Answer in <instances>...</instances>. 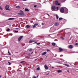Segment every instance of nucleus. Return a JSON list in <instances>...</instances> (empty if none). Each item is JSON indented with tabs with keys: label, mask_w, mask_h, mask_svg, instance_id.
Listing matches in <instances>:
<instances>
[{
	"label": "nucleus",
	"mask_w": 78,
	"mask_h": 78,
	"mask_svg": "<svg viewBox=\"0 0 78 78\" xmlns=\"http://www.w3.org/2000/svg\"><path fill=\"white\" fill-rule=\"evenodd\" d=\"M55 9H56V7L54 5L52 6L51 7L52 11H55Z\"/></svg>",
	"instance_id": "obj_1"
},
{
	"label": "nucleus",
	"mask_w": 78,
	"mask_h": 78,
	"mask_svg": "<svg viewBox=\"0 0 78 78\" xmlns=\"http://www.w3.org/2000/svg\"><path fill=\"white\" fill-rule=\"evenodd\" d=\"M20 13H18V14L20 15V16H23V15H24V13H23V11L20 10Z\"/></svg>",
	"instance_id": "obj_2"
},
{
	"label": "nucleus",
	"mask_w": 78,
	"mask_h": 78,
	"mask_svg": "<svg viewBox=\"0 0 78 78\" xmlns=\"http://www.w3.org/2000/svg\"><path fill=\"white\" fill-rule=\"evenodd\" d=\"M9 5H7L5 6V8L6 10L8 11H10V9H9Z\"/></svg>",
	"instance_id": "obj_3"
},
{
	"label": "nucleus",
	"mask_w": 78,
	"mask_h": 78,
	"mask_svg": "<svg viewBox=\"0 0 78 78\" xmlns=\"http://www.w3.org/2000/svg\"><path fill=\"white\" fill-rule=\"evenodd\" d=\"M23 36H21L19 37L18 40L19 41V42H20V40H21L22 39V38H23Z\"/></svg>",
	"instance_id": "obj_4"
},
{
	"label": "nucleus",
	"mask_w": 78,
	"mask_h": 78,
	"mask_svg": "<svg viewBox=\"0 0 78 78\" xmlns=\"http://www.w3.org/2000/svg\"><path fill=\"white\" fill-rule=\"evenodd\" d=\"M60 11L61 12H64V8H61V9Z\"/></svg>",
	"instance_id": "obj_5"
},
{
	"label": "nucleus",
	"mask_w": 78,
	"mask_h": 78,
	"mask_svg": "<svg viewBox=\"0 0 78 78\" xmlns=\"http://www.w3.org/2000/svg\"><path fill=\"white\" fill-rule=\"evenodd\" d=\"M55 5H60V4L59 3H58V1H55Z\"/></svg>",
	"instance_id": "obj_6"
},
{
	"label": "nucleus",
	"mask_w": 78,
	"mask_h": 78,
	"mask_svg": "<svg viewBox=\"0 0 78 78\" xmlns=\"http://www.w3.org/2000/svg\"><path fill=\"white\" fill-rule=\"evenodd\" d=\"M59 52H61V51H63V49L61 48H60L59 49Z\"/></svg>",
	"instance_id": "obj_7"
},
{
	"label": "nucleus",
	"mask_w": 78,
	"mask_h": 78,
	"mask_svg": "<svg viewBox=\"0 0 78 78\" xmlns=\"http://www.w3.org/2000/svg\"><path fill=\"white\" fill-rule=\"evenodd\" d=\"M35 41H36L30 40L29 41V43H32V42H34Z\"/></svg>",
	"instance_id": "obj_8"
},
{
	"label": "nucleus",
	"mask_w": 78,
	"mask_h": 78,
	"mask_svg": "<svg viewBox=\"0 0 78 78\" xmlns=\"http://www.w3.org/2000/svg\"><path fill=\"white\" fill-rule=\"evenodd\" d=\"M69 48H73V46L72 45H70L69 46Z\"/></svg>",
	"instance_id": "obj_9"
},
{
	"label": "nucleus",
	"mask_w": 78,
	"mask_h": 78,
	"mask_svg": "<svg viewBox=\"0 0 78 78\" xmlns=\"http://www.w3.org/2000/svg\"><path fill=\"white\" fill-rule=\"evenodd\" d=\"M47 54V52L45 51L43 52V53L41 55L42 56L43 55H46Z\"/></svg>",
	"instance_id": "obj_10"
},
{
	"label": "nucleus",
	"mask_w": 78,
	"mask_h": 78,
	"mask_svg": "<svg viewBox=\"0 0 78 78\" xmlns=\"http://www.w3.org/2000/svg\"><path fill=\"white\" fill-rule=\"evenodd\" d=\"M58 25H59V23H57V22L55 23V26H58Z\"/></svg>",
	"instance_id": "obj_11"
},
{
	"label": "nucleus",
	"mask_w": 78,
	"mask_h": 78,
	"mask_svg": "<svg viewBox=\"0 0 78 78\" xmlns=\"http://www.w3.org/2000/svg\"><path fill=\"white\" fill-rule=\"evenodd\" d=\"M44 67L45 69H46V70H47V69H48V66H47L46 65L44 66Z\"/></svg>",
	"instance_id": "obj_12"
},
{
	"label": "nucleus",
	"mask_w": 78,
	"mask_h": 78,
	"mask_svg": "<svg viewBox=\"0 0 78 78\" xmlns=\"http://www.w3.org/2000/svg\"><path fill=\"white\" fill-rule=\"evenodd\" d=\"M14 18H10L8 19V20H14Z\"/></svg>",
	"instance_id": "obj_13"
},
{
	"label": "nucleus",
	"mask_w": 78,
	"mask_h": 78,
	"mask_svg": "<svg viewBox=\"0 0 78 78\" xmlns=\"http://www.w3.org/2000/svg\"><path fill=\"white\" fill-rule=\"evenodd\" d=\"M56 16L57 19H59V16H58V15L56 14Z\"/></svg>",
	"instance_id": "obj_14"
},
{
	"label": "nucleus",
	"mask_w": 78,
	"mask_h": 78,
	"mask_svg": "<svg viewBox=\"0 0 78 78\" xmlns=\"http://www.w3.org/2000/svg\"><path fill=\"white\" fill-rule=\"evenodd\" d=\"M63 66H66V67H69V65L66 64H64Z\"/></svg>",
	"instance_id": "obj_15"
},
{
	"label": "nucleus",
	"mask_w": 78,
	"mask_h": 78,
	"mask_svg": "<svg viewBox=\"0 0 78 78\" xmlns=\"http://www.w3.org/2000/svg\"><path fill=\"white\" fill-rule=\"evenodd\" d=\"M57 72H58V73H60L62 72V71L61 70H58L57 71Z\"/></svg>",
	"instance_id": "obj_16"
},
{
	"label": "nucleus",
	"mask_w": 78,
	"mask_h": 78,
	"mask_svg": "<svg viewBox=\"0 0 78 78\" xmlns=\"http://www.w3.org/2000/svg\"><path fill=\"white\" fill-rule=\"evenodd\" d=\"M26 27L27 28H29L30 27V26L29 25H27L26 26Z\"/></svg>",
	"instance_id": "obj_17"
},
{
	"label": "nucleus",
	"mask_w": 78,
	"mask_h": 78,
	"mask_svg": "<svg viewBox=\"0 0 78 78\" xmlns=\"http://www.w3.org/2000/svg\"><path fill=\"white\" fill-rule=\"evenodd\" d=\"M52 45H53V46H55V45H56V43H52Z\"/></svg>",
	"instance_id": "obj_18"
},
{
	"label": "nucleus",
	"mask_w": 78,
	"mask_h": 78,
	"mask_svg": "<svg viewBox=\"0 0 78 78\" xmlns=\"http://www.w3.org/2000/svg\"><path fill=\"white\" fill-rule=\"evenodd\" d=\"M25 11H29V10H28V9H25Z\"/></svg>",
	"instance_id": "obj_19"
},
{
	"label": "nucleus",
	"mask_w": 78,
	"mask_h": 78,
	"mask_svg": "<svg viewBox=\"0 0 78 78\" xmlns=\"http://www.w3.org/2000/svg\"><path fill=\"white\" fill-rule=\"evenodd\" d=\"M16 8H20V7L19 6H16Z\"/></svg>",
	"instance_id": "obj_20"
},
{
	"label": "nucleus",
	"mask_w": 78,
	"mask_h": 78,
	"mask_svg": "<svg viewBox=\"0 0 78 78\" xmlns=\"http://www.w3.org/2000/svg\"><path fill=\"white\" fill-rule=\"evenodd\" d=\"M60 38H61V39H62L63 40H64V37H61Z\"/></svg>",
	"instance_id": "obj_21"
},
{
	"label": "nucleus",
	"mask_w": 78,
	"mask_h": 78,
	"mask_svg": "<svg viewBox=\"0 0 78 78\" xmlns=\"http://www.w3.org/2000/svg\"><path fill=\"white\" fill-rule=\"evenodd\" d=\"M10 30V29L9 28H8L7 29L6 31H9Z\"/></svg>",
	"instance_id": "obj_22"
},
{
	"label": "nucleus",
	"mask_w": 78,
	"mask_h": 78,
	"mask_svg": "<svg viewBox=\"0 0 78 78\" xmlns=\"http://www.w3.org/2000/svg\"><path fill=\"white\" fill-rule=\"evenodd\" d=\"M62 19V18H59V20H61Z\"/></svg>",
	"instance_id": "obj_23"
},
{
	"label": "nucleus",
	"mask_w": 78,
	"mask_h": 78,
	"mask_svg": "<svg viewBox=\"0 0 78 78\" xmlns=\"http://www.w3.org/2000/svg\"><path fill=\"white\" fill-rule=\"evenodd\" d=\"M28 55L29 56H31V54L30 53L28 54Z\"/></svg>",
	"instance_id": "obj_24"
},
{
	"label": "nucleus",
	"mask_w": 78,
	"mask_h": 78,
	"mask_svg": "<svg viewBox=\"0 0 78 78\" xmlns=\"http://www.w3.org/2000/svg\"><path fill=\"white\" fill-rule=\"evenodd\" d=\"M40 69V68H39V67H38L37 68V70H39Z\"/></svg>",
	"instance_id": "obj_25"
},
{
	"label": "nucleus",
	"mask_w": 78,
	"mask_h": 78,
	"mask_svg": "<svg viewBox=\"0 0 78 78\" xmlns=\"http://www.w3.org/2000/svg\"><path fill=\"white\" fill-rule=\"evenodd\" d=\"M32 49L31 48L29 49V51H32Z\"/></svg>",
	"instance_id": "obj_26"
},
{
	"label": "nucleus",
	"mask_w": 78,
	"mask_h": 78,
	"mask_svg": "<svg viewBox=\"0 0 78 78\" xmlns=\"http://www.w3.org/2000/svg\"><path fill=\"white\" fill-rule=\"evenodd\" d=\"M33 28H35V27H36V25L35 24L34 25H33Z\"/></svg>",
	"instance_id": "obj_27"
},
{
	"label": "nucleus",
	"mask_w": 78,
	"mask_h": 78,
	"mask_svg": "<svg viewBox=\"0 0 78 78\" xmlns=\"http://www.w3.org/2000/svg\"><path fill=\"white\" fill-rule=\"evenodd\" d=\"M14 31L15 33H18L19 32V31L16 30H15Z\"/></svg>",
	"instance_id": "obj_28"
},
{
	"label": "nucleus",
	"mask_w": 78,
	"mask_h": 78,
	"mask_svg": "<svg viewBox=\"0 0 78 78\" xmlns=\"http://www.w3.org/2000/svg\"><path fill=\"white\" fill-rule=\"evenodd\" d=\"M37 6V5H34V8H36Z\"/></svg>",
	"instance_id": "obj_29"
},
{
	"label": "nucleus",
	"mask_w": 78,
	"mask_h": 78,
	"mask_svg": "<svg viewBox=\"0 0 78 78\" xmlns=\"http://www.w3.org/2000/svg\"><path fill=\"white\" fill-rule=\"evenodd\" d=\"M0 9H1V10H3V9H2V7H1V6H0Z\"/></svg>",
	"instance_id": "obj_30"
},
{
	"label": "nucleus",
	"mask_w": 78,
	"mask_h": 78,
	"mask_svg": "<svg viewBox=\"0 0 78 78\" xmlns=\"http://www.w3.org/2000/svg\"><path fill=\"white\" fill-rule=\"evenodd\" d=\"M40 44H41V43H37V45H40Z\"/></svg>",
	"instance_id": "obj_31"
},
{
	"label": "nucleus",
	"mask_w": 78,
	"mask_h": 78,
	"mask_svg": "<svg viewBox=\"0 0 78 78\" xmlns=\"http://www.w3.org/2000/svg\"><path fill=\"white\" fill-rule=\"evenodd\" d=\"M8 53H9V55H11V53L9 52V51H8Z\"/></svg>",
	"instance_id": "obj_32"
},
{
	"label": "nucleus",
	"mask_w": 78,
	"mask_h": 78,
	"mask_svg": "<svg viewBox=\"0 0 78 78\" xmlns=\"http://www.w3.org/2000/svg\"><path fill=\"white\" fill-rule=\"evenodd\" d=\"M9 64V65H11V63L9 62H8Z\"/></svg>",
	"instance_id": "obj_33"
},
{
	"label": "nucleus",
	"mask_w": 78,
	"mask_h": 78,
	"mask_svg": "<svg viewBox=\"0 0 78 78\" xmlns=\"http://www.w3.org/2000/svg\"><path fill=\"white\" fill-rule=\"evenodd\" d=\"M23 62H24V61H22V62H21L20 63V64H21L22 63H23Z\"/></svg>",
	"instance_id": "obj_34"
},
{
	"label": "nucleus",
	"mask_w": 78,
	"mask_h": 78,
	"mask_svg": "<svg viewBox=\"0 0 78 78\" xmlns=\"http://www.w3.org/2000/svg\"><path fill=\"white\" fill-rule=\"evenodd\" d=\"M35 26L36 25V26H37V25H38V24L36 23V24H35Z\"/></svg>",
	"instance_id": "obj_35"
},
{
	"label": "nucleus",
	"mask_w": 78,
	"mask_h": 78,
	"mask_svg": "<svg viewBox=\"0 0 78 78\" xmlns=\"http://www.w3.org/2000/svg\"><path fill=\"white\" fill-rule=\"evenodd\" d=\"M67 72L68 73H70V71H69V70H67Z\"/></svg>",
	"instance_id": "obj_36"
},
{
	"label": "nucleus",
	"mask_w": 78,
	"mask_h": 78,
	"mask_svg": "<svg viewBox=\"0 0 78 78\" xmlns=\"http://www.w3.org/2000/svg\"><path fill=\"white\" fill-rule=\"evenodd\" d=\"M78 44V43H76L75 44V45H77Z\"/></svg>",
	"instance_id": "obj_37"
},
{
	"label": "nucleus",
	"mask_w": 78,
	"mask_h": 78,
	"mask_svg": "<svg viewBox=\"0 0 78 78\" xmlns=\"http://www.w3.org/2000/svg\"><path fill=\"white\" fill-rule=\"evenodd\" d=\"M46 75H49V73H46Z\"/></svg>",
	"instance_id": "obj_38"
},
{
	"label": "nucleus",
	"mask_w": 78,
	"mask_h": 78,
	"mask_svg": "<svg viewBox=\"0 0 78 78\" xmlns=\"http://www.w3.org/2000/svg\"><path fill=\"white\" fill-rule=\"evenodd\" d=\"M33 78H36V77L34 76L33 77Z\"/></svg>",
	"instance_id": "obj_39"
},
{
	"label": "nucleus",
	"mask_w": 78,
	"mask_h": 78,
	"mask_svg": "<svg viewBox=\"0 0 78 78\" xmlns=\"http://www.w3.org/2000/svg\"><path fill=\"white\" fill-rule=\"evenodd\" d=\"M52 69H54V67L53 66L52 67Z\"/></svg>",
	"instance_id": "obj_40"
},
{
	"label": "nucleus",
	"mask_w": 78,
	"mask_h": 78,
	"mask_svg": "<svg viewBox=\"0 0 78 78\" xmlns=\"http://www.w3.org/2000/svg\"><path fill=\"white\" fill-rule=\"evenodd\" d=\"M57 9H58V8H59V7H57V8H56Z\"/></svg>",
	"instance_id": "obj_41"
},
{
	"label": "nucleus",
	"mask_w": 78,
	"mask_h": 78,
	"mask_svg": "<svg viewBox=\"0 0 78 78\" xmlns=\"http://www.w3.org/2000/svg\"><path fill=\"white\" fill-rule=\"evenodd\" d=\"M38 76H39V75H38V76H37V77H38Z\"/></svg>",
	"instance_id": "obj_42"
},
{
	"label": "nucleus",
	"mask_w": 78,
	"mask_h": 78,
	"mask_svg": "<svg viewBox=\"0 0 78 78\" xmlns=\"http://www.w3.org/2000/svg\"><path fill=\"white\" fill-rule=\"evenodd\" d=\"M1 77H2V76H1V75H0V78Z\"/></svg>",
	"instance_id": "obj_43"
},
{
	"label": "nucleus",
	"mask_w": 78,
	"mask_h": 78,
	"mask_svg": "<svg viewBox=\"0 0 78 78\" xmlns=\"http://www.w3.org/2000/svg\"><path fill=\"white\" fill-rule=\"evenodd\" d=\"M35 43H37V41H36V42H35Z\"/></svg>",
	"instance_id": "obj_44"
},
{
	"label": "nucleus",
	"mask_w": 78,
	"mask_h": 78,
	"mask_svg": "<svg viewBox=\"0 0 78 78\" xmlns=\"http://www.w3.org/2000/svg\"><path fill=\"white\" fill-rule=\"evenodd\" d=\"M23 1H26V0H23Z\"/></svg>",
	"instance_id": "obj_45"
},
{
	"label": "nucleus",
	"mask_w": 78,
	"mask_h": 78,
	"mask_svg": "<svg viewBox=\"0 0 78 78\" xmlns=\"http://www.w3.org/2000/svg\"><path fill=\"white\" fill-rule=\"evenodd\" d=\"M33 53V51L32 52V53H31V54H32V53Z\"/></svg>",
	"instance_id": "obj_46"
},
{
	"label": "nucleus",
	"mask_w": 78,
	"mask_h": 78,
	"mask_svg": "<svg viewBox=\"0 0 78 78\" xmlns=\"http://www.w3.org/2000/svg\"><path fill=\"white\" fill-rule=\"evenodd\" d=\"M47 15H48V16H49V15L48 14Z\"/></svg>",
	"instance_id": "obj_47"
},
{
	"label": "nucleus",
	"mask_w": 78,
	"mask_h": 78,
	"mask_svg": "<svg viewBox=\"0 0 78 78\" xmlns=\"http://www.w3.org/2000/svg\"><path fill=\"white\" fill-rule=\"evenodd\" d=\"M57 11H58V9H57Z\"/></svg>",
	"instance_id": "obj_48"
},
{
	"label": "nucleus",
	"mask_w": 78,
	"mask_h": 78,
	"mask_svg": "<svg viewBox=\"0 0 78 78\" xmlns=\"http://www.w3.org/2000/svg\"><path fill=\"white\" fill-rule=\"evenodd\" d=\"M16 29H19V28H16Z\"/></svg>",
	"instance_id": "obj_49"
},
{
	"label": "nucleus",
	"mask_w": 78,
	"mask_h": 78,
	"mask_svg": "<svg viewBox=\"0 0 78 78\" xmlns=\"http://www.w3.org/2000/svg\"><path fill=\"white\" fill-rule=\"evenodd\" d=\"M67 12H68V11L66 13H67Z\"/></svg>",
	"instance_id": "obj_50"
}]
</instances>
